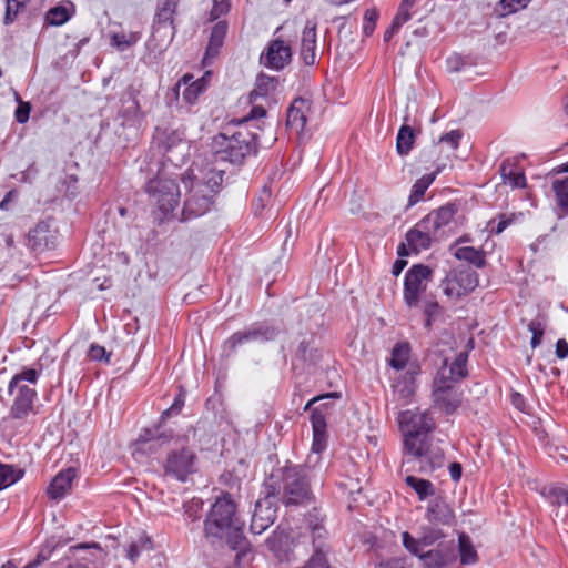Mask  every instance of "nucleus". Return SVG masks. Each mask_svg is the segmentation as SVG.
Returning a JSON list of instances; mask_svg holds the SVG:
<instances>
[{
	"mask_svg": "<svg viewBox=\"0 0 568 568\" xmlns=\"http://www.w3.org/2000/svg\"><path fill=\"white\" fill-rule=\"evenodd\" d=\"M184 516L190 521H197L201 518V511L203 509V500L197 497L185 501L183 504Z\"/></svg>",
	"mask_w": 568,
	"mask_h": 568,
	"instance_id": "53",
	"label": "nucleus"
},
{
	"mask_svg": "<svg viewBox=\"0 0 568 568\" xmlns=\"http://www.w3.org/2000/svg\"><path fill=\"white\" fill-rule=\"evenodd\" d=\"M235 509V504L229 494L216 498L204 520L205 537L212 542L223 539L233 526L239 524Z\"/></svg>",
	"mask_w": 568,
	"mask_h": 568,
	"instance_id": "6",
	"label": "nucleus"
},
{
	"mask_svg": "<svg viewBox=\"0 0 568 568\" xmlns=\"http://www.w3.org/2000/svg\"><path fill=\"white\" fill-rule=\"evenodd\" d=\"M75 478V470L68 468L55 475L48 486L47 494L52 500L62 499L71 489L72 481Z\"/></svg>",
	"mask_w": 568,
	"mask_h": 568,
	"instance_id": "31",
	"label": "nucleus"
},
{
	"mask_svg": "<svg viewBox=\"0 0 568 568\" xmlns=\"http://www.w3.org/2000/svg\"><path fill=\"white\" fill-rule=\"evenodd\" d=\"M432 276V268L424 264H415L405 273L403 300L407 307L419 306Z\"/></svg>",
	"mask_w": 568,
	"mask_h": 568,
	"instance_id": "9",
	"label": "nucleus"
},
{
	"mask_svg": "<svg viewBox=\"0 0 568 568\" xmlns=\"http://www.w3.org/2000/svg\"><path fill=\"white\" fill-rule=\"evenodd\" d=\"M184 406V395L183 394H179L173 404L171 405L170 408L165 409L162 415H161V418L164 420L166 419L171 414H178L182 407Z\"/></svg>",
	"mask_w": 568,
	"mask_h": 568,
	"instance_id": "63",
	"label": "nucleus"
},
{
	"mask_svg": "<svg viewBox=\"0 0 568 568\" xmlns=\"http://www.w3.org/2000/svg\"><path fill=\"white\" fill-rule=\"evenodd\" d=\"M407 459L405 463H417L418 469L423 473L434 471L443 467L445 454L439 444L430 436L424 437L420 442L408 440V446L404 447Z\"/></svg>",
	"mask_w": 568,
	"mask_h": 568,
	"instance_id": "7",
	"label": "nucleus"
},
{
	"mask_svg": "<svg viewBox=\"0 0 568 568\" xmlns=\"http://www.w3.org/2000/svg\"><path fill=\"white\" fill-rule=\"evenodd\" d=\"M541 494L554 506H568V487L566 486L544 487Z\"/></svg>",
	"mask_w": 568,
	"mask_h": 568,
	"instance_id": "48",
	"label": "nucleus"
},
{
	"mask_svg": "<svg viewBox=\"0 0 568 568\" xmlns=\"http://www.w3.org/2000/svg\"><path fill=\"white\" fill-rule=\"evenodd\" d=\"M70 12L64 6L51 8L45 14V21L50 26H62L70 19Z\"/></svg>",
	"mask_w": 568,
	"mask_h": 568,
	"instance_id": "52",
	"label": "nucleus"
},
{
	"mask_svg": "<svg viewBox=\"0 0 568 568\" xmlns=\"http://www.w3.org/2000/svg\"><path fill=\"white\" fill-rule=\"evenodd\" d=\"M253 106L250 111V113L243 119L241 120L237 125H247L248 128L251 126L250 122L252 120H257V119H262L266 115V106H270L271 104H266V102L263 101V103H258L255 102V103H252Z\"/></svg>",
	"mask_w": 568,
	"mask_h": 568,
	"instance_id": "54",
	"label": "nucleus"
},
{
	"mask_svg": "<svg viewBox=\"0 0 568 568\" xmlns=\"http://www.w3.org/2000/svg\"><path fill=\"white\" fill-rule=\"evenodd\" d=\"M419 374L418 365H410L406 372L394 378L392 384L393 396L400 406L409 404L416 390V375Z\"/></svg>",
	"mask_w": 568,
	"mask_h": 568,
	"instance_id": "19",
	"label": "nucleus"
},
{
	"mask_svg": "<svg viewBox=\"0 0 568 568\" xmlns=\"http://www.w3.org/2000/svg\"><path fill=\"white\" fill-rule=\"evenodd\" d=\"M190 182L201 183L203 184L204 189L210 187V190H212V193L216 195L223 182L224 171L222 169H217L211 164H206L203 168H199L195 164L190 169Z\"/></svg>",
	"mask_w": 568,
	"mask_h": 568,
	"instance_id": "21",
	"label": "nucleus"
},
{
	"mask_svg": "<svg viewBox=\"0 0 568 568\" xmlns=\"http://www.w3.org/2000/svg\"><path fill=\"white\" fill-rule=\"evenodd\" d=\"M316 23L308 20L302 32L300 50V55L306 65H314L316 62Z\"/></svg>",
	"mask_w": 568,
	"mask_h": 568,
	"instance_id": "27",
	"label": "nucleus"
},
{
	"mask_svg": "<svg viewBox=\"0 0 568 568\" xmlns=\"http://www.w3.org/2000/svg\"><path fill=\"white\" fill-rule=\"evenodd\" d=\"M111 45L116 48L120 51H125L126 49L133 47L141 39V32L139 31H130V32H115L111 34Z\"/></svg>",
	"mask_w": 568,
	"mask_h": 568,
	"instance_id": "47",
	"label": "nucleus"
},
{
	"mask_svg": "<svg viewBox=\"0 0 568 568\" xmlns=\"http://www.w3.org/2000/svg\"><path fill=\"white\" fill-rule=\"evenodd\" d=\"M29 0H7L4 24H11Z\"/></svg>",
	"mask_w": 568,
	"mask_h": 568,
	"instance_id": "55",
	"label": "nucleus"
},
{
	"mask_svg": "<svg viewBox=\"0 0 568 568\" xmlns=\"http://www.w3.org/2000/svg\"><path fill=\"white\" fill-rule=\"evenodd\" d=\"M172 438V430H161V428L156 426L154 428L143 429L136 439V444L142 450H151L158 446L169 443Z\"/></svg>",
	"mask_w": 568,
	"mask_h": 568,
	"instance_id": "30",
	"label": "nucleus"
},
{
	"mask_svg": "<svg viewBox=\"0 0 568 568\" xmlns=\"http://www.w3.org/2000/svg\"><path fill=\"white\" fill-rule=\"evenodd\" d=\"M528 329L531 332V347L536 348L541 344V339L544 336V327L540 322L538 321H531L528 324Z\"/></svg>",
	"mask_w": 568,
	"mask_h": 568,
	"instance_id": "58",
	"label": "nucleus"
},
{
	"mask_svg": "<svg viewBox=\"0 0 568 568\" xmlns=\"http://www.w3.org/2000/svg\"><path fill=\"white\" fill-rule=\"evenodd\" d=\"M521 217V213H499L486 223L485 231L489 235H499L508 226L515 224Z\"/></svg>",
	"mask_w": 568,
	"mask_h": 568,
	"instance_id": "37",
	"label": "nucleus"
},
{
	"mask_svg": "<svg viewBox=\"0 0 568 568\" xmlns=\"http://www.w3.org/2000/svg\"><path fill=\"white\" fill-rule=\"evenodd\" d=\"M88 355L92 361L105 362V363H109L110 356H111V354L108 353L103 346L98 345V344H92L90 346Z\"/></svg>",
	"mask_w": 568,
	"mask_h": 568,
	"instance_id": "59",
	"label": "nucleus"
},
{
	"mask_svg": "<svg viewBox=\"0 0 568 568\" xmlns=\"http://www.w3.org/2000/svg\"><path fill=\"white\" fill-rule=\"evenodd\" d=\"M500 175L503 183L510 185L513 189H524L527 185L524 171L509 160H505L501 163Z\"/></svg>",
	"mask_w": 568,
	"mask_h": 568,
	"instance_id": "35",
	"label": "nucleus"
},
{
	"mask_svg": "<svg viewBox=\"0 0 568 568\" xmlns=\"http://www.w3.org/2000/svg\"><path fill=\"white\" fill-rule=\"evenodd\" d=\"M41 369L24 367L20 373L12 376L8 384V394L12 397L9 416L13 419H23L33 410L36 389L27 383L36 385Z\"/></svg>",
	"mask_w": 568,
	"mask_h": 568,
	"instance_id": "4",
	"label": "nucleus"
},
{
	"mask_svg": "<svg viewBox=\"0 0 568 568\" xmlns=\"http://www.w3.org/2000/svg\"><path fill=\"white\" fill-rule=\"evenodd\" d=\"M277 508L268 493L264 498L255 503L254 513L252 515L251 530L253 534L261 535L276 519Z\"/></svg>",
	"mask_w": 568,
	"mask_h": 568,
	"instance_id": "18",
	"label": "nucleus"
},
{
	"mask_svg": "<svg viewBox=\"0 0 568 568\" xmlns=\"http://www.w3.org/2000/svg\"><path fill=\"white\" fill-rule=\"evenodd\" d=\"M377 19H378V12L376 11V9H368L365 11L364 19H363L364 36L369 37L373 34V32L376 28Z\"/></svg>",
	"mask_w": 568,
	"mask_h": 568,
	"instance_id": "56",
	"label": "nucleus"
},
{
	"mask_svg": "<svg viewBox=\"0 0 568 568\" xmlns=\"http://www.w3.org/2000/svg\"><path fill=\"white\" fill-rule=\"evenodd\" d=\"M215 194L210 187L204 189L201 183L190 182L185 194L181 221L185 222L206 214L214 204Z\"/></svg>",
	"mask_w": 568,
	"mask_h": 568,
	"instance_id": "12",
	"label": "nucleus"
},
{
	"mask_svg": "<svg viewBox=\"0 0 568 568\" xmlns=\"http://www.w3.org/2000/svg\"><path fill=\"white\" fill-rule=\"evenodd\" d=\"M153 145L156 146L165 161L178 168L184 162L186 154L185 133L181 129L161 128L155 129Z\"/></svg>",
	"mask_w": 568,
	"mask_h": 568,
	"instance_id": "8",
	"label": "nucleus"
},
{
	"mask_svg": "<svg viewBox=\"0 0 568 568\" xmlns=\"http://www.w3.org/2000/svg\"><path fill=\"white\" fill-rule=\"evenodd\" d=\"M415 132L412 126L403 124L397 133L396 150L399 155H407L414 145Z\"/></svg>",
	"mask_w": 568,
	"mask_h": 568,
	"instance_id": "44",
	"label": "nucleus"
},
{
	"mask_svg": "<svg viewBox=\"0 0 568 568\" xmlns=\"http://www.w3.org/2000/svg\"><path fill=\"white\" fill-rule=\"evenodd\" d=\"M23 474L24 471L20 468L0 463V490L16 484Z\"/></svg>",
	"mask_w": 568,
	"mask_h": 568,
	"instance_id": "49",
	"label": "nucleus"
},
{
	"mask_svg": "<svg viewBox=\"0 0 568 568\" xmlns=\"http://www.w3.org/2000/svg\"><path fill=\"white\" fill-rule=\"evenodd\" d=\"M139 91L130 85L128 87L121 98V106L118 111V116L122 119V124L134 123L141 116V108L138 101Z\"/></svg>",
	"mask_w": 568,
	"mask_h": 568,
	"instance_id": "22",
	"label": "nucleus"
},
{
	"mask_svg": "<svg viewBox=\"0 0 568 568\" xmlns=\"http://www.w3.org/2000/svg\"><path fill=\"white\" fill-rule=\"evenodd\" d=\"M278 81L275 77L260 73L255 81V87L250 93V102L255 103L258 100L271 104L273 102V93L277 88Z\"/></svg>",
	"mask_w": 568,
	"mask_h": 568,
	"instance_id": "29",
	"label": "nucleus"
},
{
	"mask_svg": "<svg viewBox=\"0 0 568 568\" xmlns=\"http://www.w3.org/2000/svg\"><path fill=\"white\" fill-rule=\"evenodd\" d=\"M277 336V329L273 326L255 323L243 331L233 333L222 346V356L231 357L239 347L252 342L273 341Z\"/></svg>",
	"mask_w": 568,
	"mask_h": 568,
	"instance_id": "10",
	"label": "nucleus"
},
{
	"mask_svg": "<svg viewBox=\"0 0 568 568\" xmlns=\"http://www.w3.org/2000/svg\"><path fill=\"white\" fill-rule=\"evenodd\" d=\"M436 234L427 225L425 229L422 226V220L406 233V243H402L397 253L400 256L409 255L410 253H419L423 250H427Z\"/></svg>",
	"mask_w": 568,
	"mask_h": 568,
	"instance_id": "15",
	"label": "nucleus"
},
{
	"mask_svg": "<svg viewBox=\"0 0 568 568\" xmlns=\"http://www.w3.org/2000/svg\"><path fill=\"white\" fill-rule=\"evenodd\" d=\"M518 10L520 9L516 8L515 0H500L498 3V14L501 17L517 12Z\"/></svg>",
	"mask_w": 568,
	"mask_h": 568,
	"instance_id": "64",
	"label": "nucleus"
},
{
	"mask_svg": "<svg viewBox=\"0 0 568 568\" xmlns=\"http://www.w3.org/2000/svg\"><path fill=\"white\" fill-rule=\"evenodd\" d=\"M224 538L226 539L227 545L234 551H236V559L240 560L241 557H244L246 552L250 550V545L245 537L243 536L241 526L237 524L233 526Z\"/></svg>",
	"mask_w": 568,
	"mask_h": 568,
	"instance_id": "38",
	"label": "nucleus"
},
{
	"mask_svg": "<svg viewBox=\"0 0 568 568\" xmlns=\"http://www.w3.org/2000/svg\"><path fill=\"white\" fill-rule=\"evenodd\" d=\"M152 549V540L146 535H141L135 541H132L126 550V557L135 562L142 551H149Z\"/></svg>",
	"mask_w": 568,
	"mask_h": 568,
	"instance_id": "50",
	"label": "nucleus"
},
{
	"mask_svg": "<svg viewBox=\"0 0 568 568\" xmlns=\"http://www.w3.org/2000/svg\"><path fill=\"white\" fill-rule=\"evenodd\" d=\"M145 192L151 203L155 206L153 217L162 223L174 216V210L179 204L180 190L175 179L166 178L164 173L148 181Z\"/></svg>",
	"mask_w": 568,
	"mask_h": 568,
	"instance_id": "5",
	"label": "nucleus"
},
{
	"mask_svg": "<svg viewBox=\"0 0 568 568\" xmlns=\"http://www.w3.org/2000/svg\"><path fill=\"white\" fill-rule=\"evenodd\" d=\"M258 135L247 125L229 128L214 139L216 160L241 163L245 156L256 152Z\"/></svg>",
	"mask_w": 568,
	"mask_h": 568,
	"instance_id": "3",
	"label": "nucleus"
},
{
	"mask_svg": "<svg viewBox=\"0 0 568 568\" xmlns=\"http://www.w3.org/2000/svg\"><path fill=\"white\" fill-rule=\"evenodd\" d=\"M310 111V103L303 98L295 99L288 110L286 118V125L291 131L300 134L306 124V114Z\"/></svg>",
	"mask_w": 568,
	"mask_h": 568,
	"instance_id": "28",
	"label": "nucleus"
},
{
	"mask_svg": "<svg viewBox=\"0 0 568 568\" xmlns=\"http://www.w3.org/2000/svg\"><path fill=\"white\" fill-rule=\"evenodd\" d=\"M212 72L206 71L203 77L194 80L192 74H184L178 83L179 87L184 85L182 93L183 100L189 104H194L199 97L206 90Z\"/></svg>",
	"mask_w": 568,
	"mask_h": 568,
	"instance_id": "26",
	"label": "nucleus"
},
{
	"mask_svg": "<svg viewBox=\"0 0 568 568\" xmlns=\"http://www.w3.org/2000/svg\"><path fill=\"white\" fill-rule=\"evenodd\" d=\"M196 456L190 448L171 450L163 464L166 476L173 477L179 481H185L189 475L195 471Z\"/></svg>",
	"mask_w": 568,
	"mask_h": 568,
	"instance_id": "13",
	"label": "nucleus"
},
{
	"mask_svg": "<svg viewBox=\"0 0 568 568\" xmlns=\"http://www.w3.org/2000/svg\"><path fill=\"white\" fill-rule=\"evenodd\" d=\"M64 545L65 540L61 536H51L40 546L34 560L41 565L47 561L58 548H61Z\"/></svg>",
	"mask_w": 568,
	"mask_h": 568,
	"instance_id": "46",
	"label": "nucleus"
},
{
	"mask_svg": "<svg viewBox=\"0 0 568 568\" xmlns=\"http://www.w3.org/2000/svg\"><path fill=\"white\" fill-rule=\"evenodd\" d=\"M564 172H568V163L564 165ZM551 190L555 194L557 214L559 217L568 215V176H556L551 181Z\"/></svg>",
	"mask_w": 568,
	"mask_h": 568,
	"instance_id": "34",
	"label": "nucleus"
},
{
	"mask_svg": "<svg viewBox=\"0 0 568 568\" xmlns=\"http://www.w3.org/2000/svg\"><path fill=\"white\" fill-rule=\"evenodd\" d=\"M458 548L462 565L468 566L478 561L477 550L475 549L470 537L465 532H462L458 536Z\"/></svg>",
	"mask_w": 568,
	"mask_h": 568,
	"instance_id": "43",
	"label": "nucleus"
},
{
	"mask_svg": "<svg viewBox=\"0 0 568 568\" xmlns=\"http://www.w3.org/2000/svg\"><path fill=\"white\" fill-rule=\"evenodd\" d=\"M454 255L457 260L465 261L478 268H481L486 265V256L484 251L473 246L458 247Z\"/></svg>",
	"mask_w": 568,
	"mask_h": 568,
	"instance_id": "42",
	"label": "nucleus"
},
{
	"mask_svg": "<svg viewBox=\"0 0 568 568\" xmlns=\"http://www.w3.org/2000/svg\"><path fill=\"white\" fill-rule=\"evenodd\" d=\"M179 2L180 0L159 1L152 26L153 36H155L156 33H161V31L164 29L169 32H165L163 36L169 37L170 41L173 40L176 33V29L174 26V16L176 13Z\"/></svg>",
	"mask_w": 568,
	"mask_h": 568,
	"instance_id": "16",
	"label": "nucleus"
},
{
	"mask_svg": "<svg viewBox=\"0 0 568 568\" xmlns=\"http://www.w3.org/2000/svg\"><path fill=\"white\" fill-rule=\"evenodd\" d=\"M288 535L284 531H274L267 539L266 545L271 551H273L276 557L282 558V552L284 551V547L287 545Z\"/></svg>",
	"mask_w": 568,
	"mask_h": 568,
	"instance_id": "51",
	"label": "nucleus"
},
{
	"mask_svg": "<svg viewBox=\"0 0 568 568\" xmlns=\"http://www.w3.org/2000/svg\"><path fill=\"white\" fill-rule=\"evenodd\" d=\"M30 111L31 106L28 102H20L14 112L16 121L20 124L28 122Z\"/></svg>",
	"mask_w": 568,
	"mask_h": 568,
	"instance_id": "62",
	"label": "nucleus"
},
{
	"mask_svg": "<svg viewBox=\"0 0 568 568\" xmlns=\"http://www.w3.org/2000/svg\"><path fill=\"white\" fill-rule=\"evenodd\" d=\"M467 354L459 353L453 362L444 358L432 385L434 406L445 414H453L462 404L457 384L467 375Z\"/></svg>",
	"mask_w": 568,
	"mask_h": 568,
	"instance_id": "2",
	"label": "nucleus"
},
{
	"mask_svg": "<svg viewBox=\"0 0 568 568\" xmlns=\"http://www.w3.org/2000/svg\"><path fill=\"white\" fill-rule=\"evenodd\" d=\"M410 346L408 343H397L390 354L389 365L395 371L408 369L412 363H409Z\"/></svg>",
	"mask_w": 568,
	"mask_h": 568,
	"instance_id": "40",
	"label": "nucleus"
},
{
	"mask_svg": "<svg viewBox=\"0 0 568 568\" xmlns=\"http://www.w3.org/2000/svg\"><path fill=\"white\" fill-rule=\"evenodd\" d=\"M462 139V133L459 130H452L450 132L442 135L439 138V144H446L452 151H455Z\"/></svg>",
	"mask_w": 568,
	"mask_h": 568,
	"instance_id": "57",
	"label": "nucleus"
},
{
	"mask_svg": "<svg viewBox=\"0 0 568 568\" xmlns=\"http://www.w3.org/2000/svg\"><path fill=\"white\" fill-rule=\"evenodd\" d=\"M428 521L439 525H452L455 515L449 505L443 499H435L428 504L426 510Z\"/></svg>",
	"mask_w": 568,
	"mask_h": 568,
	"instance_id": "33",
	"label": "nucleus"
},
{
	"mask_svg": "<svg viewBox=\"0 0 568 568\" xmlns=\"http://www.w3.org/2000/svg\"><path fill=\"white\" fill-rule=\"evenodd\" d=\"M458 211V206L455 203H446L437 210L432 211L425 217L422 219V226H429L430 230L436 234L440 229L448 225Z\"/></svg>",
	"mask_w": 568,
	"mask_h": 568,
	"instance_id": "25",
	"label": "nucleus"
},
{
	"mask_svg": "<svg viewBox=\"0 0 568 568\" xmlns=\"http://www.w3.org/2000/svg\"><path fill=\"white\" fill-rule=\"evenodd\" d=\"M413 7L414 6H404V1L400 2L398 11L392 21L395 23V27L400 28L404 23H406L412 18L410 9Z\"/></svg>",
	"mask_w": 568,
	"mask_h": 568,
	"instance_id": "60",
	"label": "nucleus"
},
{
	"mask_svg": "<svg viewBox=\"0 0 568 568\" xmlns=\"http://www.w3.org/2000/svg\"><path fill=\"white\" fill-rule=\"evenodd\" d=\"M444 537L445 535L440 529L430 526L422 528L419 538H414L407 531L402 535L403 545L412 555H419L424 547L433 546Z\"/></svg>",
	"mask_w": 568,
	"mask_h": 568,
	"instance_id": "20",
	"label": "nucleus"
},
{
	"mask_svg": "<svg viewBox=\"0 0 568 568\" xmlns=\"http://www.w3.org/2000/svg\"><path fill=\"white\" fill-rule=\"evenodd\" d=\"M227 32V23L225 21H219L211 31L209 43L203 57V64L206 67L211 64L212 60L215 59L223 47L224 39Z\"/></svg>",
	"mask_w": 568,
	"mask_h": 568,
	"instance_id": "32",
	"label": "nucleus"
},
{
	"mask_svg": "<svg viewBox=\"0 0 568 568\" xmlns=\"http://www.w3.org/2000/svg\"><path fill=\"white\" fill-rule=\"evenodd\" d=\"M437 173L425 174L413 184L408 196V206H414L423 200L425 192L435 181Z\"/></svg>",
	"mask_w": 568,
	"mask_h": 568,
	"instance_id": "41",
	"label": "nucleus"
},
{
	"mask_svg": "<svg viewBox=\"0 0 568 568\" xmlns=\"http://www.w3.org/2000/svg\"><path fill=\"white\" fill-rule=\"evenodd\" d=\"M292 61V49L281 39L268 43L260 57V63L272 70H283Z\"/></svg>",
	"mask_w": 568,
	"mask_h": 568,
	"instance_id": "17",
	"label": "nucleus"
},
{
	"mask_svg": "<svg viewBox=\"0 0 568 568\" xmlns=\"http://www.w3.org/2000/svg\"><path fill=\"white\" fill-rule=\"evenodd\" d=\"M478 285V275L471 270H460L449 273L442 282L443 293L452 300H458Z\"/></svg>",
	"mask_w": 568,
	"mask_h": 568,
	"instance_id": "14",
	"label": "nucleus"
},
{
	"mask_svg": "<svg viewBox=\"0 0 568 568\" xmlns=\"http://www.w3.org/2000/svg\"><path fill=\"white\" fill-rule=\"evenodd\" d=\"M398 424L404 434V447L409 439L420 442L424 437H430L429 433L435 427V422L428 412L404 410L398 414Z\"/></svg>",
	"mask_w": 568,
	"mask_h": 568,
	"instance_id": "11",
	"label": "nucleus"
},
{
	"mask_svg": "<svg viewBox=\"0 0 568 568\" xmlns=\"http://www.w3.org/2000/svg\"><path fill=\"white\" fill-rule=\"evenodd\" d=\"M312 467L308 464H287L275 469L270 476L273 497L286 507L307 506L313 501L311 489Z\"/></svg>",
	"mask_w": 568,
	"mask_h": 568,
	"instance_id": "1",
	"label": "nucleus"
},
{
	"mask_svg": "<svg viewBox=\"0 0 568 568\" xmlns=\"http://www.w3.org/2000/svg\"><path fill=\"white\" fill-rule=\"evenodd\" d=\"M29 243L36 250H42L48 247L53 235L50 232V225L48 222H39L32 230L29 231Z\"/></svg>",
	"mask_w": 568,
	"mask_h": 568,
	"instance_id": "36",
	"label": "nucleus"
},
{
	"mask_svg": "<svg viewBox=\"0 0 568 568\" xmlns=\"http://www.w3.org/2000/svg\"><path fill=\"white\" fill-rule=\"evenodd\" d=\"M405 483L417 494L419 500L435 495V487L427 479L409 475L405 478Z\"/></svg>",
	"mask_w": 568,
	"mask_h": 568,
	"instance_id": "45",
	"label": "nucleus"
},
{
	"mask_svg": "<svg viewBox=\"0 0 568 568\" xmlns=\"http://www.w3.org/2000/svg\"><path fill=\"white\" fill-rule=\"evenodd\" d=\"M311 424L313 429L312 452L316 454V459H320L318 455L325 450L327 446L326 417L321 412L320 407L312 410Z\"/></svg>",
	"mask_w": 568,
	"mask_h": 568,
	"instance_id": "24",
	"label": "nucleus"
},
{
	"mask_svg": "<svg viewBox=\"0 0 568 568\" xmlns=\"http://www.w3.org/2000/svg\"><path fill=\"white\" fill-rule=\"evenodd\" d=\"M425 327L430 329L433 325L445 322V310L435 298L424 301Z\"/></svg>",
	"mask_w": 568,
	"mask_h": 568,
	"instance_id": "39",
	"label": "nucleus"
},
{
	"mask_svg": "<svg viewBox=\"0 0 568 568\" xmlns=\"http://www.w3.org/2000/svg\"><path fill=\"white\" fill-rule=\"evenodd\" d=\"M231 6L225 0H214L213 7L210 12V20H217L221 16L226 14L230 10Z\"/></svg>",
	"mask_w": 568,
	"mask_h": 568,
	"instance_id": "61",
	"label": "nucleus"
},
{
	"mask_svg": "<svg viewBox=\"0 0 568 568\" xmlns=\"http://www.w3.org/2000/svg\"><path fill=\"white\" fill-rule=\"evenodd\" d=\"M453 550V545L439 542L435 549L420 551L416 556L420 559L424 568H447L454 557Z\"/></svg>",
	"mask_w": 568,
	"mask_h": 568,
	"instance_id": "23",
	"label": "nucleus"
}]
</instances>
